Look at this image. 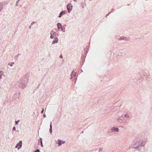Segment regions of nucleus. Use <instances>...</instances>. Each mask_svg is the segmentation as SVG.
Here are the masks:
<instances>
[{
  "label": "nucleus",
  "mask_w": 152,
  "mask_h": 152,
  "mask_svg": "<svg viewBox=\"0 0 152 152\" xmlns=\"http://www.w3.org/2000/svg\"><path fill=\"white\" fill-rule=\"evenodd\" d=\"M67 8L68 12H69L72 9V5L71 4H68L67 5Z\"/></svg>",
  "instance_id": "nucleus-1"
},
{
  "label": "nucleus",
  "mask_w": 152,
  "mask_h": 152,
  "mask_svg": "<svg viewBox=\"0 0 152 152\" xmlns=\"http://www.w3.org/2000/svg\"><path fill=\"white\" fill-rule=\"evenodd\" d=\"M22 142L20 141L19 143H18L15 146L16 148H18V149H19L22 146Z\"/></svg>",
  "instance_id": "nucleus-2"
},
{
  "label": "nucleus",
  "mask_w": 152,
  "mask_h": 152,
  "mask_svg": "<svg viewBox=\"0 0 152 152\" xmlns=\"http://www.w3.org/2000/svg\"><path fill=\"white\" fill-rule=\"evenodd\" d=\"M51 36L50 38L51 39H53L54 38V36L53 35H55V36H56V33L55 32L53 31H52L50 32Z\"/></svg>",
  "instance_id": "nucleus-3"
},
{
  "label": "nucleus",
  "mask_w": 152,
  "mask_h": 152,
  "mask_svg": "<svg viewBox=\"0 0 152 152\" xmlns=\"http://www.w3.org/2000/svg\"><path fill=\"white\" fill-rule=\"evenodd\" d=\"M64 14H65L66 12V11H63L62 12H61L60 13V15H59V18H60V17H61L62 15H63V13H64Z\"/></svg>",
  "instance_id": "nucleus-4"
},
{
  "label": "nucleus",
  "mask_w": 152,
  "mask_h": 152,
  "mask_svg": "<svg viewBox=\"0 0 152 152\" xmlns=\"http://www.w3.org/2000/svg\"><path fill=\"white\" fill-rule=\"evenodd\" d=\"M57 26L58 29L61 28V24L60 23H58L57 24Z\"/></svg>",
  "instance_id": "nucleus-5"
},
{
  "label": "nucleus",
  "mask_w": 152,
  "mask_h": 152,
  "mask_svg": "<svg viewBox=\"0 0 152 152\" xmlns=\"http://www.w3.org/2000/svg\"><path fill=\"white\" fill-rule=\"evenodd\" d=\"M58 39L57 38H55V40L53 42V44H55L57 42Z\"/></svg>",
  "instance_id": "nucleus-6"
},
{
  "label": "nucleus",
  "mask_w": 152,
  "mask_h": 152,
  "mask_svg": "<svg viewBox=\"0 0 152 152\" xmlns=\"http://www.w3.org/2000/svg\"><path fill=\"white\" fill-rule=\"evenodd\" d=\"M114 131L115 132H118L119 131V130L118 128H114Z\"/></svg>",
  "instance_id": "nucleus-7"
},
{
  "label": "nucleus",
  "mask_w": 152,
  "mask_h": 152,
  "mask_svg": "<svg viewBox=\"0 0 152 152\" xmlns=\"http://www.w3.org/2000/svg\"><path fill=\"white\" fill-rule=\"evenodd\" d=\"M50 132L51 133L52 132V124L51 123V122L50 124Z\"/></svg>",
  "instance_id": "nucleus-8"
},
{
  "label": "nucleus",
  "mask_w": 152,
  "mask_h": 152,
  "mask_svg": "<svg viewBox=\"0 0 152 152\" xmlns=\"http://www.w3.org/2000/svg\"><path fill=\"white\" fill-rule=\"evenodd\" d=\"M61 140H59V142H58V146H60L61 145Z\"/></svg>",
  "instance_id": "nucleus-9"
},
{
  "label": "nucleus",
  "mask_w": 152,
  "mask_h": 152,
  "mask_svg": "<svg viewBox=\"0 0 152 152\" xmlns=\"http://www.w3.org/2000/svg\"><path fill=\"white\" fill-rule=\"evenodd\" d=\"M19 121H20L19 120H18L17 121H15V124L16 125L19 122Z\"/></svg>",
  "instance_id": "nucleus-10"
},
{
  "label": "nucleus",
  "mask_w": 152,
  "mask_h": 152,
  "mask_svg": "<svg viewBox=\"0 0 152 152\" xmlns=\"http://www.w3.org/2000/svg\"><path fill=\"white\" fill-rule=\"evenodd\" d=\"M61 30L63 32H64L65 31V29L64 28H61Z\"/></svg>",
  "instance_id": "nucleus-11"
},
{
  "label": "nucleus",
  "mask_w": 152,
  "mask_h": 152,
  "mask_svg": "<svg viewBox=\"0 0 152 152\" xmlns=\"http://www.w3.org/2000/svg\"><path fill=\"white\" fill-rule=\"evenodd\" d=\"M34 152H39V149H37L36 151H35Z\"/></svg>",
  "instance_id": "nucleus-12"
},
{
  "label": "nucleus",
  "mask_w": 152,
  "mask_h": 152,
  "mask_svg": "<svg viewBox=\"0 0 152 152\" xmlns=\"http://www.w3.org/2000/svg\"><path fill=\"white\" fill-rule=\"evenodd\" d=\"M14 64V63H12L11 65H10V66H12Z\"/></svg>",
  "instance_id": "nucleus-13"
},
{
  "label": "nucleus",
  "mask_w": 152,
  "mask_h": 152,
  "mask_svg": "<svg viewBox=\"0 0 152 152\" xmlns=\"http://www.w3.org/2000/svg\"><path fill=\"white\" fill-rule=\"evenodd\" d=\"M59 57L61 58H62V56L61 55H60Z\"/></svg>",
  "instance_id": "nucleus-14"
},
{
  "label": "nucleus",
  "mask_w": 152,
  "mask_h": 152,
  "mask_svg": "<svg viewBox=\"0 0 152 152\" xmlns=\"http://www.w3.org/2000/svg\"><path fill=\"white\" fill-rule=\"evenodd\" d=\"M44 109H43L41 111V113H43L44 111Z\"/></svg>",
  "instance_id": "nucleus-15"
},
{
  "label": "nucleus",
  "mask_w": 152,
  "mask_h": 152,
  "mask_svg": "<svg viewBox=\"0 0 152 152\" xmlns=\"http://www.w3.org/2000/svg\"><path fill=\"white\" fill-rule=\"evenodd\" d=\"M13 129L14 130H15V129H16V128H15V127H14L13 128Z\"/></svg>",
  "instance_id": "nucleus-16"
},
{
  "label": "nucleus",
  "mask_w": 152,
  "mask_h": 152,
  "mask_svg": "<svg viewBox=\"0 0 152 152\" xmlns=\"http://www.w3.org/2000/svg\"><path fill=\"white\" fill-rule=\"evenodd\" d=\"M61 142L63 144L65 142V141H63V142Z\"/></svg>",
  "instance_id": "nucleus-17"
},
{
  "label": "nucleus",
  "mask_w": 152,
  "mask_h": 152,
  "mask_svg": "<svg viewBox=\"0 0 152 152\" xmlns=\"http://www.w3.org/2000/svg\"><path fill=\"white\" fill-rule=\"evenodd\" d=\"M41 145H42V141H41Z\"/></svg>",
  "instance_id": "nucleus-18"
},
{
  "label": "nucleus",
  "mask_w": 152,
  "mask_h": 152,
  "mask_svg": "<svg viewBox=\"0 0 152 152\" xmlns=\"http://www.w3.org/2000/svg\"><path fill=\"white\" fill-rule=\"evenodd\" d=\"M74 1H76V0H73Z\"/></svg>",
  "instance_id": "nucleus-19"
},
{
  "label": "nucleus",
  "mask_w": 152,
  "mask_h": 152,
  "mask_svg": "<svg viewBox=\"0 0 152 152\" xmlns=\"http://www.w3.org/2000/svg\"><path fill=\"white\" fill-rule=\"evenodd\" d=\"M63 14H64V13H63Z\"/></svg>",
  "instance_id": "nucleus-20"
},
{
  "label": "nucleus",
  "mask_w": 152,
  "mask_h": 152,
  "mask_svg": "<svg viewBox=\"0 0 152 152\" xmlns=\"http://www.w3.org/2000/svg\"><path fill=\"white\" fill-rule=\"evenodd\" d=\"M45 115L44 114V117H45Z\"/></svg>",
  "instance_id": "nucleus-21"
},
{
  "label": "nucleus",
  "mask_w": 152,
  "mask_h": 152,
  "mask_svg": "<svg viewBox=\"0 0 152 152\" xmlns=\"http://www.w3.org/2000/svg\"><path fill=\"white\" fill-rule=\"evenodd\" d=\"M1 10H0V11H1Z\"/></svg>",
  "instance_id": "nucleus-22"
}]
</instances>
